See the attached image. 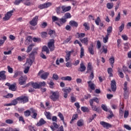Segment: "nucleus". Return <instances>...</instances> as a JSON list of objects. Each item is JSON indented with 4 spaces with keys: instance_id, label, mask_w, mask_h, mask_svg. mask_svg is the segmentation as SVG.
I'll use <instances>...</instances> for the list:
<instances>
[{
    "instance_id": "4be33fe9",
    "label": "nucleus",
    "mask_w": 131,
    "mask_h": 131,
    "mask_svg": "<svg viewBox=\"0 0 131 131\" xmlns=\"http://www.w3.org/2000/svg\"><path fill=\"white\" fill-rule=\"evenodd\" d=\"M5 74L6 71H2L1 72H0V78H1V79H3L4 80H5V79H6V78Z\"/></svg>"
},
{
    "instance_id": "7ed1b4c3",
    "label": "nucleus",
    "mask_w": 131,
    "mask_h": 131,
    "mask_svg": "<svg viewBox=\"0 0 131 131\" xmlns=\"http://www.w3.org/2000/svg\"><path fill=\"white\" fill-rule=\"evenodd\" d=\"M48 47L50 52H53V51L55 50V41H54V40H51L48 43Z\"/></svg>"
},
{
    "instance_id": "58836bf2",
    "label": "nucleus",
    "mask_w": 131,
    "mask_h": 131,
    "mask_svg": "<svg viewBox=\"0 0 131 131\" xmlns=\"http://www.w3.org/2000/svg\"><path fill=\"white\" fill-rule=\"evenodd\" d=\"M63 18H65L66 19H70L71 18V14H70V13H66L64 14Z\"/></svg>"
},
{
    "instance_id": "0eeeda50",
    "label": "nucleus",
    "mask_w": 131,
    "mask_h": 131,
    "mask_svg": "<svg viewBox=\"0 0 131 131\" xmlns=\"http://www.w3.org/2000/svg\"><path fill=\"white\" fill-rule=\"evenodd\" d=\"M61 14H63V13H66V12H69L71 10V6H62L61 7Z\"/></svg>"
},
{
    "instance_id": "f8f14e48",
    "label": "nucleus",
    "mask_w": 131,
    "mask_h": 131,
    "mask_svg": "<svg viewBox=\"0 0 131 131\" xmlns=\"http://www.w3.org/2000/svg\"><path fill=\"white\" fill-rule=\"evenodd\" d=\"M37 54V51L36 50H33V51L30 54L29 59H31V60H34V56Z\"/></svg>"
},
{
    "instance_id": "774afa93",
    "label": "nucleus",
    "mask_w": 131,
    "mask_h": 131,
    "mask_svg": "<svg viewBox=\"0 0 131 131\" xmlns=\"http://www.w3.org/2000/svg\"><path fill=\"white\" fill-rule=\"evenodd\" d=\"M119 20H120V12H119L117 17L115 18V21H119Z\"/></svg>"
},
{
    "instance_id": "052dcab7",
    "label": "nucleus",
    "mask_w": 131,
    "mask_h": 131,
    "mask_svg": "<svg viewBox=\"0 0 131 131\" xmlns=\"http://www.w3.org/2000/svg\"><path fill=\"white\" fill-rule=\"evenodd\" d=\"M29 69H30V67H27L25 68V70L24 71V73H25V74H27V73L29 71Z\"/></svg>"
},
{
    "instance_id": "b1692460",
    "label": "nucleus",
    "mask_w": 131,
    "mask_h": 131,
    "mask_svg": "<svg viewBox=\"0 0 131 131\" xmlns=\"http://www.w3.org/2000/svg\"><path fill=\"white\" fill-rule=\"evenodd\" d=\"M110 63L111 64V66H112V68H113V67L114 66V62L115 61V59L114 58V57L112 56L109 59Z\"/></svg>"
},
{
    "instance_id": "1a4fd4ad",
    "label": "nucleus",
    "mask_w": 131,
    "mask_h": 131,
    "mask_svg": "<svg viewBox=\"0 0 131 131\" xmlns=\"http://www.w3.org/2000/svg\"><path fill=\"white\" fill-rule=\"evenodd\" d=\"M62 91L63 92V97L66 99L68 97V94L71 92V88H69L68 89L64 88L62 89Z\"/></svg>"
},
{
    "instance_id": "473e14b6",
    "label": "nucleus",
    "mask_w": 131,
    "mask_h": 131,
    "mask_svg": "<svg viewBox=\"0 0 131 131\" xmlns=\"http://www.w3.org/2000/svg\"><path fill=\"white\" fill-rule=\"evenodd\" d=\"M124 51H128V50H129V43H124Z\"/></svg>"
},
{
    "instance_id": "dca6fc26",
    "label": "nucleus",
    "mask_w": 131,
    "mask_h": 131,
    "mask_svg": "<svg viewBox=\"0 0 131 131\" xmlns=\"http://www.w3.org/2000/svg\"><path fill=\"white\" fill-rule=\"evenodd\" d=\"M73 50H72L71 51H69L68 52L66 53V61L68 62L69 60H70V57L71 56V53H73Z\"/></svg>"
},
{
    "instance_id": "ddd939ff",
    "label": "nucleus",
    "mask_w": 131,
    "mask_h": 131,
    "mask_svg": "<svg viewBox=\"0 0 131 131\" xmlns=\"http://www.w3.org/2000/svg\"><path fill=\"white\" fill-rule=\"evenodd\" d=\"M100 123L101 125H102L105 128H109V127H111V125H110V124L107 122H105L104 121H101Z\"/></svg>"
},
{
    "instance_id": "412c9836",
    "label": "nucleus",
    "mask_w": 131,
    "mask_h": 131,
    "mask_svg": "<svg viewBox=\"0 0 131 131\" xmlns=\"http://www.w3.org/2000/svg\"><path fill=\"white\" fill-rule=\"evenodd\" d=\"M47 123V122L43 120V119L41 118L39 120V121L37 123V126H40L41 125H43V124H46Z\"/></svg>"
},
{
    "instance_id": "f704fd0d",
    "label": "nucleus",
    "mask_w": 131,
    "mask_h": 131,
    "mask_svg": "<svg viewBox=\"0 0 131 131\" xmlns=\"http://www.w3.org/2000/svg\"><path fill=\"white\" fill-rule=\"evenodd\" d=\"M9 90L13 91H16V83L10 85L9 86Z\"/></svg>"
},
{
    "instance_id": "20e7f679",
    "label": "nucleus",
    "mask_w": 131,
    "mask_h": 131,
    "mask_svg": "<svg viewBox=\"0 0 131 131\" xmlns=\"http://www.w3.org/2000/svg\"><path fill=\"white\" fill-rule=\"evenodd\" d=\"M17 100L23 104H25V103H27L28 102V97L27 96H20L19 97L17 98Z\"/></svg>"
},
{
    "instance_id": "c03bdc74",
    "label": "nucleus",
    "mask_w": 131,
    "mask_h": 131,
    "mask_svg": "<svg viewBox=\"0 0 131 131\" xmlns=\"http://www.w3.org/2000/svg\"><path fill=\"white\" fill-rule=\"evenodd\" d=\"M84 56V49L83 48L81 47L80 49V58H82Z\"/></svg>"
},
{
    "instance_id": "a19ab883",
    "label": "nucleus",
    "mask_w": 131,
    "mask_h": 131,
    "mask_svg": "<svg viewBox=\"0 0 131 131\" xmlns=\"http://www.w3.org/2000/svg\"><path fill=\"white\" fill-rule=\"evenodd\" d=\"M96 117L97 115L96 114L93 115L89 119V122H92V121H93V120H94Z\"/></svg>"
},
{
    "instance_id": "9d476101",
    "label": "nucleus",
    "mask_w": 131,
    "mask_h": 131,
    "mask_svg": "<svg viewBox=\"0 0 131 131\" xmlns=\"http://www.w3.org/2000/svg\"><path fill=\"white\" fill-rule=\"evenodd\" d=\"M52 6L51 3H47L43 4H41L39 5L38 8L40 9V10H42V9H46V8H49V7H51Z\"/></svg>"
},
{
    "instance_id": "423d86ee",
    "label": "nucleus",
    "mask_w": 131,
    "mask_h": 131,
    "mask_svg": "<svg viewBox=\"0 0 131 131\" xmlns=\"http://www.w3.org/2000/svg\"><path fill=\"white\" fill-rule=\"evenodd\" d=\"M13 13H14L13 10H11L9 12H8L6 14H5V16L3 17V19L5 21H8L11 17H12V15H13Z\"/></svg>"
},
{
    "instance_id": "3c124183",
    "label": "nucleus",
    "mask_w": 131,
    "mask_h": 131,
    "mask_svg": "<svg viewBox=\"0 0 131 131\" xmlns=\"http://www.w3.org/2000/svg\"><path fill=\"white\" fill-rule=\"evenodd\" d=\"M101 108L104 111H105V112H108V108H107V106H106V105L102 104Z\"/></svg>"
},
{
    "instance_id": "49530a36",
    "label": "nucleus",
    "mask_w": 131,
    "mask_h": 131,
    "mask_svg": "<svg viewBox=\"0 0 131 131\" xmlns=\"http://www.w3.org/2000/svg\"><path fill=\"white\" fill-rule=\"evenodd\" d=\"M81 109L83 112H89L90 111V110H89V108L85 106H82L81 107Z\"/></svg>"
},
{
    "instance_id": "aec40b11",
    "label": "nucleus",
    "mask_w": 131,
    "mask_h": 131,
    "mask_svg": "<svg viewBox=\"0 0 131 131\" xmlns=\"http://www.w3.org/2000/svg\"><path fill=\"white\" fill-rule=\"evenodd\" d=\"M80 41L82 43H84L85 46H88L89 45V38L84 37L82 39H80Z\"/></svg>"
},
{
    "instance_id": "13d9d810",
    "label": "nucleus",
    "mask_w": 131,
    "mask_h": 131,
    "mask_svg": "<svg viewBox=\"0 0 131 131\" xmlns=\"http://www.w3.org/2000/svg\"><path fill=\"white\" fill-rule=\"evenodd\" d=\"M52 78L55 80H58L59 79V76H58L57 74H53Z\"/></svg>"
},
{
    "instance_id": "5701e85b",
    "label": "nucleus",
    "mask_w": 131,
    "mask_h": 131,
    "mask_svg": "<svg viewBox=\"0 0 131 131\" xmlns=\"http://www.w3.org/2000/svg\"><path fill=\"white\" fill-rule=\"evenodd\" d=\"M31 84L32 85V88H33V89H39V83L31 82Z\"/></svg>"
},
{
    "instance_id": "5fc2aeb1",
    "label": "nucleus",
    "mask_w": 131,
    "mask_h": 131,
    "mask_svg": "<svg viewBox=\"0 0 131 131\" xmlns=\"http://www.w3.org/2000/svg\"><path fill=\"white\" fill-rule=\"evenodd\" d=\"M59 18L57 17V16H52V21L53 22H56V21H59Z\"/></svg>"
},
{
    "instance_id": "680f3d73",
    "label": "nucleus",
    "mask_w": 131,
    "mask_h": 131,
    "mask_svg": "<svg viewBox=\"0 0 131 131\" xmlns=\"http://www.w3.org/2000/svg\"><path fill=\"white\" fill-rule=\"evenodd\" d=\"M7 69L9 73H13V68H11L10 66H7Z\"/></svg>"
},
{
    "instance_id": "cd10ccee",
    "label": "nucleus",
    "mask_w": 131,
    "mask_h": 131,
    "mask_svg": "<svg viewBox=\"0 0 131 131\" xmlns=\"http://www.w3.org/2000/svg\"><path fill=\"white\" fill-rule=\"evenodd\" d=\"M31 111L32 113H33V116H32V118H36V116H37V113H36V111L34 110L33 108H31Z\"/></svg>"
},
{
    "instance_id": "6e6d98bb",
    "label": "nucleus",
    "mask_w": 131,
    "mask_h": 131,
    "mask_svg": "<svg viewBox=\"0 0 131 131\" xmlns=\"http://www.w3.org/2000/svg\"><path fill=\"white\" fill-rule=\"evenodd\" d=\"M24 2V0H16L14 2V5L18 6L20 4V3Z\"/></svg>"
},
{
    "instance_id": "c85d7f7f",
    "label": "nucleus",
    "mask_w": 131,
    "mask_h": 131,
    "mask_svg": "<svg viewBox=\"0 0 131 131\" xmlns=\"http://www.w3.org/2000/svg\"><path fill=\"white\" fill-rule=\"evenodd\" d=\"M123 108H124L123 104L120 103V115H121V116L123 115Z\"/></svg>"
},
{
    "instance_id": "4c0bfd02",
    "label": "nucleus",
    "mask_w": 131,
    "mask_h": 131,
    "mask_svg": "<svg viewBox=\"0 0 131 131\" xmlns=\"http://www.w3.org/2000/svg\"><path fill=\"white\" fill-rule=\"evenodd\" d=\"M114 6V5L113 4V3H108L106 4V8H107L108 9V10H111V9H112V8H113Z\"/></svg>"
},
{
    "instance_id": "864d4df0",
    "label": "nucleus",
    "mask_w": 131,
    "mask_h": 131,
    "mask_svg": "<svg viewBox=\"0 0 131 131\" xmlns=\"http://www.w3.org/2000/svg\"><path fill=\"white\" fill-rule=\"evenodd\" d=\"M96 25H100V24L99 23V22H101V19L99 17H97V19L95 21Z\"/></svg>"
},
{
    "instance_id": "c9c22d12",
    "label": "nucleus",
    "mask_w": 131,
    "mask_h": 131,
    "mask_svg": "<svg viewBox=\"0 0 131 131\" xmlns=\"http://www.w3.org/2000/svg\"><path fill=\"white\" fill-rule=\"evenodd\" d=\"M33 47H34V45L32 44L29 45V46L28 47L27 50L26 51L27 53H30V52H31L32 50V48H33Z\"/></svg>"
},
{
    "instance_id": "bf43d9fd",
    "label": "nucleus",
    "mask_w": 131,
    "mask_h": 131,
    "mask_svg": "<svg viewBox=\"0 0 131 131\" xmlns=\"http://www.w3.org/2000/svg\"><path fill=\"white\" fill-rule=\"evenodd\" d=\"M41 86H46V82L42 81L41 82H39V88L40 89Z\"/></svg>"
},
{
    "instance_id": "6ab92c4d",
    "label": "nucleus",
    "mask_w": 131,
    "mask_h": 131,
    "mask_svg": "<svg viewBox=\"0 0 131 131\" xmlns=\"http://www.w3.org/2000/svg\"><path fill=\"white\" fill-rule=\"evenodd\" d=\"M89 52L91 55L95 54V51H94V45L91 44L88 48Z\"/></svg>"
},
{
    "instance_id": "0e129e2a",
    "label": "nucleus",
    "mask_w": 131,
    "mask_h": 131,
    "mask_svg": "<svg viewBox=\"0 0 131 131\" xmlns=\"http://www.w3.org/2000/svg\"><path fill=\"white\" fill-rule=\"evenodd\" d=\"M33 40L34 42H39L41 41L40 38H33Z\"/></svg>"
},
{
    "instance_id": "393cba45",
    "label": "nucleus",
    "mask_w": 131,
    "mask_h": 131,
    "mask_svg": "<svg viewBox=\"0 0 131 131\" xmlns=\"http://www.w3.org/2000/svg\"><path fill=\"white\" fill-rule=\"evenodd\" d=\"M89 71H93V66H92V63H91V62H89L88 64V67H87V72L86 73H88V72Z\"/></svg>"
},
{
    "instance_id": "e433bc0d",
    "label": "nucleus",
    "mask_w": 131,
    "mask_h": 131,
    "mask_svg": "<svg viewBox=\"0 0 131 131\" xmlns=\"http://www.w3.org/2000/svg\"><path fill=\"white\" fill-rule=\"evenodd\" d=\"M112 32V27L110 26L107 29V34L106 35H110Z\"/></svg>"
},
{
    "instance_id": "7c9ffc66",
    "label": "nucleus",
    "mask_w": 131,
    "mask_h": 131,
    "mask_svg": "<svg viewBox=\"0 0 131 131\" xmlns=\"http://www.w3.org/2000/svg\"><path fill=\"white\" fill-rule=\"evenodd\" d=\"M61 79L62 80H68V81H71V80H72V78H71L70 76H67L61 77Z\"/></svg>"
},
{
    "instance_id": "f257e3e1",
    "label": "nucleus",
    "mask_w": 131,
    "mask_h": 131,
    "mask_svg": "<svg viewBox=\"0 0 131 131\" xmlns=\"http://www.w3.org/2000/svg\"><path fill=\"white\" fill-rule=\"evenodd\" d=\"M50 99L53 101V102H56L59 100L60 98V93L59 91H51L50 96H49Z\"/></svg>"
},
{
    "instance_id": "6e6552de",
    "label": "nucleus",
    "mask_w": 131,
    "mask_h": 131,
    "mask_svg": "<svg viewBox=\"0 0 131 131\" xmlns=\"http://www.w3.org/2000/svg\"><path fill=\"white\" fill-rule=\"evenodd\" d=\"M38 19V16H35L31 21H30V25L32 26H36L37 25V20Z\"/></svg>"
},
{
    "instance_id": "603ef678",
    "label": "nucleus",
    "mask_w": 131,
    "mask_h": 131,
    "mask_svg": "<svg viewBox=\"0 0 131 131\" xmlns=\"http://www.w3.org/2000/svg\"><path fill=\"white\" fill-rule=\"evenodd\" d=\"M25 116L27 117H28V116H30V111L29 110H27L24 112Z\"/></svg>"
},
{
    "instance_id": "de8ad7c7",
    "label": "nucleus",
    "mask_w": 131,
    "mask_h": 131,
    "mask_svg": "<svg viewBox=\"0 0 131 131\" xmlns=\"http://www.w3.org/2000/svg\"><path fill=\"white\" fill-rule=\"evenodd\" d=\"M123 90L125 93H127V82L125 81L124 83V88Z\"/></svg>"
},
{
    "instance_id": "69168bd1",
    "label": "nucleus",
    "mask_w": 131,
    "mask_h": 131,
    "mask_svg": "<svg viewBox=\"0 0 131 131\" xmlns=\"http://www.w3.org/2000/svg\"><path fill=\"white\" fill-rule=\"evenodd\" d=\"M54 33L55 32L53 30H50L48 33L50 36H54Z\"/></svg>"
},
{
    "instance_id": "4468645a",
    "label": "nucleus",
    "mask_w": 131,
    "mask_h": 131,
    "mask_svg": "<svg viewBox=\"0 0 131 131\" xmlns=\"http://www.w3.org/2000/svg\"><path fill=\"white\" fill-rule=\"evenodd\" d=\"M33 63V60L31 59L27 58L25 65L28 67H31V65H32Z\"/></svg>"
},
{
    "instance_id": "72a5a7b5",
    "label": "nucleus",
    "mask_w": 131,
    "mask_h": 131,
    "mask_svg": "<svg viewBox=\"0 0 131 131\" xmlns=\"http://www.w3.org/2000/svg\"><path fill=\"white\" fill-rule=\"evenodd\" d=\"M42 52H46L47 54H50V50H49V48L47 46H43Z\"/></svg>"
},
{
    "instance_id": "39448f33",
    "label": "nucleus",
    "mask_w": 131,
    "mask_h": 131,
    "mask_svg": "<svg viewBox=\"0 0 131 131\" xmlns=\"http://www.w3.org/2000/svg\"><path fill=\"white\" fill-rule=\"evenodd\" d=\"M26 80H27V77H23L21 76L18 79V83L20 85H24V84L26 83Z\"/></svg>"
},
{
    "instance_id": "79ce46f5",
    "label": "nucleus",
    "mask_w": 131,
    "mask_h": 131,
    "mask_svg": "<svg viewBox=\"0 0 131 131\" xmlns=\"http://www.w3.org/2000/svg\"><path fill=\"white\" fill-rule=\"evenodd\" d=\"M62 9L61 8V7H58L56 8V12L57 14H62Z\"/></svg>"
},
{
    "instance_id": "f3484780",
    "label": "nucleus",
    "mask_w": 131,
    "mask_h": 131,
    "mask_svg": "<svg viewBox=\"0 0 131 131\" xmlns=\"http://www.w3.org/2000/svg\"><path fill=\"white\" fill-rule=\"evenodd\" d=\"M87 83L89 84V88L92 90V91H95V86H96V85L92 82V81H89L87 82Z\"/></svg>"
},
{
    "instance_id": "ea45409f",
    "label": "nucleus",
    "mask_w": 131,
    "mask_h": 131,
    "mask_svg": "<svg viewBox=\"0 0 131 131\" xmlns=\"http://www.w3.org/2000/svg\"><path fill=\"white\" fill-rule=\"evenodd\" d=\"M113 71V70L111 68H110L107 69V73L110 75V77H112V76H113V74H112Z\"/></svg>"
},
{
    "instance_id": "09e8293b",
    "label": "nucleus",
    "mask_w": 131,
    "mask_h": 131,
    "mask_svg": "<svg viewBox=\"0 0 131 131\" xmlns=\"http://www.w3.org/2000/svg\"><path fill=\"white\" fill-rule=\"evenodd\" d=\"M58 116L59 117V118H60V120L64 121V116L62 113L59 112L58 114Z\"/></svg>"
},
{
    "instance_id": "bb28decb",
    "label": "nucleus",
    "mask_w": 131,
    "mask_h": 131,
    "mask_svg": "<svg viewBox=\"0 0 131 131\" xmlns=\"http://www.w3.org/2000/svg\"><path fill=\"white\" fill-rule=\"evenodd\" d=\"M77 35H78V38H79L80 40V39H82V38H83L84 36H85V33H77Z\"/></svg>"
},
{
    "instance_id": "f03ea898",
    "label": "nucleus",
    "mask_w": 131,
    "mask_h": 131,
    "mask_svg": "<svg viewBox=\"0 0 131 131\" xmlns=\"http://www.w3.org/2000/svg\"><path fill=\"white\" fill-rule=\"evenodd\" d=\"M94 102H95L96 103H99V102H100L99 98L95 97V98L91 99L89 101L90 105L91 106L92 110L93 111L99 112V110L98 109V107H97V106L94 105Z\"/></svg>"
},
{
    "instance_id": "338daca9",
    "label": "nucleus",
    "mask_w": 131,
    "mask_h": 131,
    "mask_svg": "<svg viewBox=\"0 0 131 131\" xmlns=\"http://www.w3.org/2000/svg\"><path fill=\"white\" fill-rule=\"evenodd\" d=\"M83 26H84L85 29L86 30H89V29H90V26L88 25V24L86 23H84Z\"/></svg>"
},
{
    "instance_id": "37998d69",
    "label": "nucleus",
    "mask_w": 131,
    "mask_h": 131,
    "mask_svg": "<svg viewBox=\"0 0 131 131\" xmlns=\"http://www.w3.org/2000/svg\"><path fill=\"white\" fill-rule=\"evenodd\" d=\"M77 125H78V126H82V125H83V120H78L77 122Z\"/></svg>"
},
{
    "instance_id": "c756f323",
    "label": "nucleus",
    "mask_w": 131,
    "mask_h": 131,
    "mask_svg": "<svg viewBox=\"0 0 131 131\" xmlns=\"http://www.w3.org/2000/svg\"><path fill=\"white\" fill-rule=\"evenodd\" d=\"M23 72H20L19 71H16L14 72V75H13V78H16V77H18L19 76V74H22Z\"/></svg>"
},
{
    "instance_id": "a211bd4d",
    "label": "nucleus",
    "mask_w": 131,
    "mask_h": 131,
    "mask_svg": "<svg viewBox=\"0 0 131 131\" xmlns=\"http://www.w3.org/2000/svg\"><path fill=\"white\" fill-rule=\"evenodd\" d=\"M69 25L72 26V27L77 28L78 27V23L74 20H71L69 22Z\"/></svg>"
},
{
    "instance_id": "2f4dec72",
    "label": "nucleus",
    "mask_w": 131,
    "mask_h": 131,
    "mask_svg": "<svg viewBox=\"0 0 131 131\" xmlns=\"http://www.w3.org/2000/svg\"><path fill=\"white\" fill-rule=\"evenodd\" d=\"M45 115L46 116L47 119H49L50 120L52 119V115H51V113L45 112Z\"/></svg>"
},
{
    "instance_id": "a878e982",
    "label": "nucleus",
    "mask_w": 131,
    "mask_h": 131,
    "mask_svg": "<svg viewBox=\"0 0 131 131\" xmlns=\"http://www.w3.org/2000/svg\"><path fill=\"white\" fill-rule=\"evenodd\" d=\"M48 76H49L48 72H45L40 75V77L41 78H42V79H47Z\"/></svg>"
},
{
    "instance_id": "8fccbe9b",
    "label": "nucleus",
    "mask_w": 131,
    "mask_h": 131,
    "mask_svg": "<svg viewBox=\"0 0 131 131\" xmlns=\"http://www.w3.org/2000/svg\"><path fill=\"white\" fill-rule=\"evenodd\" d=\"M108 38H109V36L108 35H106L105 37L103 38V42L104 43H106L108 41Z\"/></svg>"
},
{
    "instance_id": "a18cd8bd",
    "label": "nucleus",
    "mask_w": 131,
    "mask_h": 131,
    "mask_svg": "<svg viewBox=\"0 0 131 131\" xmlns=\"http://www.w3.org/2000/svg\"><path fill=\"white\" fill-rule=\"evenodd\" d=\"M67 21V20L65 18H61L59 19V22L60 24L63 25L64 23H65Z\"/></svg>"
},
{
    "instance_id": "9b49d317",
    "label": "nucleus",
    "mask_w": 131,
    "mask_h": 131,
    "mask_svg": "<svg viewBox=\"0 0 131 131\" xmlns=\"http://www.w3.org/2000/svg\"><path fill=\"white\" fill-rule=\"evenodd\" d=\"M111 86L112 91L115 92L116 91V81H115V80H112L111 81Z\"/></svg>"
},
{
    "instance_id": "e2e57ef3",
    "label": "nucleus",
    "mask_w": 131,
    "mask_h": 131,
    "mask_svg": "<svg viewBox=\"0 0 131 131\" xmlns=\"http://www.w3.org/2000/svg\"><path fill=\"white\" fill-rule=\"evenodd\" d=\"M4 98H6V99H10V98H13V94H8L6 96H5Z\"/></svg>"
},
{
    "instance_id": "2eb2a0df",
    "label": "nucleus",
    "mask_w": 131,
    "mask_h": 131,
    "mask_svg": "<svg viewBox=\"0 0 131 131\" xmlns=\"http://www.w3.org/2000/svg\"><path fill=\"white\" fill-rule=\"evenodd\" d=\"M86 69V67H85V66H84L83 62H81L80 64V68L78 69V71H80L81 72H83L85 71Z\"/></svg>"
},
{
    "instance_id": "4d7b16f0",
    "label": "nucleus",
    "mask_w": 131,
    "mask_h": 131,
    "mask_svg": "<svg viewBox=\"0 0 131 131\" xmlns=\"http://www.w3.org/2000/svg\"><path fill=\"white\" fill-rule=\"evenodd\" d=\"M17 104H18V99H17V98L16 99H14L11 102V105H17Z\"/></svg>"
}]
</instances>
